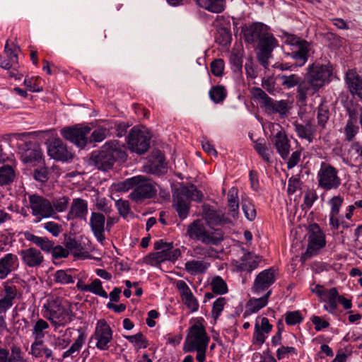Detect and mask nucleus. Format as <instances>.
Returning <instances> with one entry per match:
<instances>
[{"instance_id": "nucleus-4", "label": "nucleus", "mask_w": 362, "mask_h": 362, "mask_svg": "<svg viewBox=\"0 0 362 362\" xmlns=\"http://www.w3.org/2000/svg\"><path fill=\"white\" fill-rule=\"evenodd\" d=\"M44 317L54 326L55 329L64 327L71 320V311L62 305L59 298H49L43 304Z\"/></svg>"}, {"instance_id": "nucleus-11", "label": "nucleus", "mask_w": 362, "mask_h": 362, "mask_svg": "<svg viewBox=\"0 0 362 362\" xmlns=\"http://www.w3.org/2000/svg\"><path fill=\"white\" fill-rule=\"evenodd\" d=\"M237 243L238 247H240L243 255L240 259H233L231 261V270L233 272H247L251 273L258 267L262 260V257L252 252L246 251L242 247V244L239 242H237Z\"/></svg>"}, {"instance_id": "nucleus-63", "label": "nucleus", "mask_w": 362, "mask_h": 362, "mask_svg": "<svg viewBox=\"0 0 362 362\" xmlns=\"http://www.w3.org/2000/svg\"><path fill=\"white\" fill-rule=\"evenodd\" d=\"M224 67L225 62L221 59H215L211 64V72L216 76H221L223 74Z\"/></svg>"}, {"instance_id": "nucleus-25", "label": "nucleus", "mask_w": 362, "mask_h": 362, "mask_svg": "<svg viewBox=\"0 0 362 362\" xmlns=\"http://www.w3.org/2000/svg\"><path fill=\"white\" fill-rule=\"evenodd\" d=\"M23 263L28 267H37L42 264L44 261V257L42 252L35 248L29 247L21 250L18 252Z\"/></svg>"}, {"instance_id": "nucleus-47", "label": "nucleus", "mask_w": 362, "mask_h": 362, "mask_svg": "<svg viewBox=\"0 0 362 362\" xmlns=\"http://www.w3.org/2000/svg\"><path fill=\"white\" fill-rule=\"evenodd\" d=\"M254 148L267 163H271L272 151L267 147L264 139H258L254 142Z\"/></svg>"}, {"instance_id": "nucleus-9", "label": "nucleus", "mask_w": 362, "mask_h": 362, "mask_svg": "<svg viewBox=\"0 0 362 362\" xmlns=\"http://www.w3.org/2000/svg\"><path fill=\"white\" fill-rule=\"evenodd\" d=\"M332 75L331 65L313 63L308 66L305 79L322 88L329 82Z\"/></svg>"}, {"instance_id": "nucleus-62", "label": "nucleus", "mask_w": 362, "mask_h": 362, "mask_svg": "<svg viewBox=\"0 0 362 362\" xmlns=\"http://www.w3.org/2000/svg\"><path fill=\"white\" fill-rule=\"evenodd\" d=\"M4 52L10 61L14 64L18 63V53L20 52L19 47L13 45L12 47H9L8 40L6 41Z\"/></svg>"}, {"instance_id": "nucleus-60", "label": "nucleus", "mask_w": 362, "mask_h": 362, "mask_svg": "<svg viewBox=\"0 0 362 362\" xmlns=\"http://www.w3.org/2000/svg\"><path fill=\"white\" fill-rule=\"evenodd\" d=\"M211 287L212 291L217 294H223L226 291V284L224 280L218 276L212 279Z\"/></svg>"}, {"instance_id": "nucleus-30", "label": "nucleus", "mask_w": 362, "mask_h": 362, "mask_svg": "<svg viewBox=\"0 0 362 362\" xmlns=\"http://www.w3.org/2000/svg\"><path fill=\"white\" fill-rule=\"evenodd\" d=\"M320 88L313 83H310L305 79L300 82L297 88V99L302 103H305L308 96L313 95L319 91Z\"/></svg>"}, {"instance_id": "nucleus-23", "label": "nucleus", "mask_w": 362, "mask_h": 362, "mask_svg": "<svg viewBox=\"0 0 362 362\" xmlns=\"http://www.w3.org/2000/svg\"><path fill=\"white\" fill-rule=\"evenodd\" d=\"M20 266L18 255L6 253L0 258V280L6 279L11 273L17 271Z\"/></svg>"}, {"instance_id": "nucleus-24", "label": "nucleus", "mask_w": 362, "mask_h": 362, "mask_svg": "<svg viewBox=\"0 0 362 362\" xmlns=\"http://www.w3.org/2000/svg\"><path fill=\"white\" fill-rule=\"evenodd\" d=\"M88 202L81 198H74L69 204L68 212L65 216L66 221L86 219L88 214Z\"/></svg>"}, {"instance_id": "nucleus-12", "label": "nucleus", "mask_w": 362, "mask_h": 362, "mask_svg": "<svg viewBox=\"0 0 362 362\" xmlns=\"http://www.w3.org/2000/svg\"><path fill=\"white\" fill-rule=\"evenodd\" d=\"M28 200L31 214L35 218V223H38L44 218L52 217V209L50 205V200L36 194L30 195Z\"/></svg>"}, {"instance_id": "nucleus-7", "label": "nucleus", "mask_w": 362, "mask_h": 362, "mask_svg": "<svg viewBox=\"0 0 362 362\" xmlns=\"http://www.w3.org/2000/svg\"><path fill=\"white\" fill-rule=\"evenodd\" d=\"M338 173L334 166L322 162L317 173L318 187L325 191L337 189L341 184Z\"/></svg>"}, {"instance_id": "nucleus-39", "label": "nucleus", "mask_w": 362, "mask_h": 362, "mask_svg": "<svg viewBox=\"0 0 362 362\" xmlns=\"http://www.w3.org/2000/svg\"><path fill=\"white\" fill-rule=\"evenodd\" d=\"M339 293L336 288H332L326 291L325 303L323 306L324 309L329 313H334L337 308Z\"/></svg>"}, {"instance_id": "nucleus-14", "label": "nucleus", "mask_w": 362, "mask_h": 362, "mask_svg": "<svg viewBox=\"0 0 362 362\" xmlns=\"http://www.w3.org/2000/svg\"><path fill=\"white\" fill-rule=\"evenodd\" d=\"M112 334L113 332L106 321L100 320L96 323L95 332L91 339L96 341L95 346L97 349L106 351L110 348V343L112 340Z\"/></svg>"}, {"instance_id": "nucleus-2", "label": "nucleus", "mask_w": 362, "mask_h": 362, "mask_svg": "<svg viewBox=\"0 0 362 362\" xmlns=\"http://www.w3.org/2000/svg\"><path fill=\"white\" fill-rule=\"evenodd\" d=\"M127 157L125 151L116 141L107 142L98 152H94L91 158L95 165L101 170L112 168L116 160H124Z\"/></svg>"}, {"instance_id": "nucleus-53", "label": "nucleus", "mask_w": 362, "mask_h": 362, "mask_svg": "<svg viewBox=\"0 0 362 362\" xmlns=\"http://www.w3.org/2000/svg\"><path fill=\"white\" fill-rule=\"evenodd\" d=\"M272 104L268 105L267 109L273 112H276L280 114L281 115H286L288 111V102L286 100H272Z\"/></svg>"}, {"instance_id": "nucleus-35", "label": "nucleus", "mask_w": 362, "mask_h": 362, "mask_svg": "<svg viewBox=\"0 0 362 362\" xmlns=\"http://www.w3.org/2000/svg\"><path fill=\"white\" fill-rule=\"evenodd\" d=\"M78 336L76 338V339L74 341L73 344L70 346V348L64 351L62 354V357L64 358H68V357H76L83 345L84 344L86 339V334L82 331L81 329H78Z\"/></svg>"}, {"instance_id": "nucleus-55", "label": "nucleus", "mask_w": 362, "mask_h": 362, "mask_svg": "<svg viewBox=\"0 0 362 362\" xmlns=\"http://www.w3.org/2000/svg\"><path fill=\"white\" fill-rule=\"evenodd\" d=\"M87 291L104 298H107L108 297L107 293L102 286L101 281L98 279H95L90 284H88Z\"/></svg>"}, {"instance_id": "nucleus-45", "label": "nucleus", "mask_w": 362, "mask_h": 362, "mask_svg": "<svg viewBox=\"0 0 362 362\" xmlns=\"http://www.w3.org/2000/svg\"><path fill=\"white\" fill-rule=\"evenodd\" d=\"M243 50L238 49L233 52L230 56V68L233 71L235 77L239 78L242 74L243 67Z\"/></svg>"}, {"instance_id": "nucleus-33", "label": "nucleus", "mask_w": 362, "mask_h": 362, "mask_svg": "<svg viewBox=\"0 0 362 362\" xmlns=\"http://www.w3.org/2000/svg\"><path fill=\"white\" fill-rule=\"evenodd\" d=\"M346 82L350 91L362 98V78L355 71L349 70L346 75Z\"/></svg>"}, {"instance_id": "nucleus-46", "label": "nucleus", "mask_w": 362, "mask_h": 362, "mask_svg": "<svg viewBox=\"0 0 362 362\" xmlns=\"http://www.w3.org/2000/svg\"><path fill=\"white\" fill-rule=\"evenodd\" d=\"M64 245L68 251L71 252L76 257H82L85 252L83 247L75 238L71 236H66L64 238Z\"/></svg>"}, {"instance_id": "nucleus-32", "label": "nucleus", "mask_w": 362, "mask_h": 362, "mask_svg": "<svg viewBox=\"0 0 362 362\" xmlns=\"http://www.w3.org/2000/svg\"><path fill=\"white\" fill-rule=\"evenodd\" d=\"M70 204V199L66 195H60L54 197L50 200V205L52 209V217L58 218L57 214L63 213L68 210Z\"/></svg>"}, {"instance_id": "nucleus-20", "label": "nucleus", "mask_w": 362, "mask_h": 362, "mask_svg": "<svg viewBox=\"0 0 362 362\" xmlns=\"http://www.w3.org/2000/svg\"><path fill=\"white\" fill-rule=\"evenodd\" d=\"M89 226L97 241L103 244L105 237V216L100 212L93 211L89 218Z\"/></svg>"}, {"instance_id": "nucleus-8", "label": "nucleus", "mask_w": 362, "mask_h": 362, "mask_svg": "<svg viewBox=\"0 0 362 362\" xmlns=\"http://www.w3.org/2000/svg\"><path fill=\"white\" fill-rule=\"evenodd\" d=\"M288 54L296 61V66H303L308 59L310 45L304 40L296 36H289L286 40Z\"/></svg>"}, {"instance_id": "nucleus-5", "label": "nucleus", "mask_w": 362, "mask_h": 362, "mask_svg": "<svg viewBox=\"0 0 362 362\" xmlns=\"http://www.w3.org/2000/svg\"><path fill=\"white\" fill-rule=\"evenodd\" d=\"M154 248L158 252H153L144 257L145 263L156 266L163 262H175L181 256V250L175 248L173 243L158 240L154 243Z\"/></svg>"}, {"instance_id": "nucleus-43", "label": "nucleus", "mask_w": 362, "mask_h": 362, "mask_svg": "<svg viewBox=\"0 0 362 362\" xmlns=\"http://www.w3.org/2000/svg\"><path fill=\"white\" fill-rule=\"evenodd\" d=\"M329 116L330 112L329 107L325 103V100L323 99L317 108V127L322 129H325L329 119Z\"/></svg>"}, {"instance_id": "nucleus-56", "label": "nucleus", "mask_w": 362, "mask_h": 362, "mask_svg": "<svg viewBox=\"0 0 362 362\" xmlns=\"http://www.w3.org/2000/svg\"><path fill=\"white\" fill-rule=\"evenodd\" d=\"M54 280L56 283L61 284H69L74 282V278L70 272L65 270H57L54 274Z\"/></svg>"}, {"instance_id": "nucleus-19", "label": "nucleus", "mask_w": 362, "mask_h": 362, "mask_svg": "<svg viewBox=\"0 0 362 362\" xmlns=\"http://www.w3.org/2000/svg\"><path fill=\"white\" fill-rule=\"evenodd\" d=\"M272 328L273 325L269 323L267 317L258 316L255 320V329L252 335L253 344L262 346L268 337Z\"/></svg>"}, {"instance_id": "nucleus-41", "label": "nucleus", "mask_w": 362, "mask_h": 362, "mask_svg": "<svg viewBox=\"0 0 362 362\" xmlns=\"http://www.w3.org/2000/svg\"><path fill=\"white\" fill-rule=\"evenodd\" d=\"M241 206L245 218L249 221H254L257 216L256 209L252 200L245 194H241Z\"/></svg>"}, {"instance_id": "nucleus-6", "label": "nucleus", "mask_w": 362, "mask_h": 362, "mask_svg": "<svg viewBox=\"0 0 362 362\" xmlns=\"http://www.w3.org/2000/svg\"><path fill=\"white\" fill-rule=\"evenodd\" d=\"M202 198V194L194 185L182 187L176 195H174L173 198V206L180 218L185 219L187 216L189 209V200L198 202Z\"/></svg>"}, {"instance_id": "nucleus-50", "label": "nucleus", "mask_w": 362, "mask_h": 362, "mask_svg": "<svg viewBox=\"0 0 362 362\" xmlns=\"http://www.w3.org/2000/svg\"><path fill=\"white\" fill-rule=\"evenodd\" d=\"M279 78L281 85L286 89H291L296 86H298L301 81L300 77L297 74L281 75Z\"/></svg>"}, {"instance_id": "nucleus-52", "label": "nucleus", "mask_w": 362, "mask_h": 362, "mask_svg": "<svg viewBox=\"0 0 362 362\" xmlns=\"http://www.w3.org/2000/svg\"><path fill=\"white\" fill-rule=\"evenodd\" d=\"M71 343L70 329L65 330L64 333L57 337L54 338L53 346L55 349H64Z\"/></svg>"}, {"instance_id": "nucleus-21", "label": "nucleus", "mask_w": 362, "mask_h": 362, "mask_svg": "<svg viewBox=\"0 0 362 362\" xmlns=\"http://www.w3.org/2000/svg\"><path fill=\"white\" fill-rule=\"evenodd\" d=\"M326 245L325 236L319 226L315 224L310 230L308 237V245L306 252L310 255H315Z\"/></svg>"}, {"instance_id": "nucleus-38", "label": "nucleus", "mask_w": 362, "mask_h": 362, "mask_svg": "<svg viewBox=\"0 0 362 362\" xmlns=\"http://www.w3.org/2000/svg\"><path fill=\"white\" fill-rule=\"evenodd\" d=\"M209 264L204 260H189L185 264V269L191 275H197L204 273Z\"/></svg>"}, {"instance_id": "nucleus-27", "label": "nucleus", "mask_w": 362, "mask_h": 362, "mask_svg": "<svg viewBox=\"0 0 362 362\" xmlns=\"http://www.w3.org/2000/svg\"><path fill=\"white\" fill-rule=\"evenodd\" d=\"M274 145L282 159L286 160L290 153V141L284 131L278 132L272 140Z\"/></svg>"}, {"instance_id": "nucleus-57", "label": "nucleus", "mask_w": 362, "mask_h": 362, "mask_svg": "<svg viewBox=\"0 0 362 362\" xmlns=\"http://www.w3.org/2000/svg\"><path fill=\"white\" fill-rule=\"evenodd\" d=\"M49 328L48 323L42 320L39 319L33 327V335L36 340H40L45 337L44 331Z\"/></svg>"}, {"instance_id": "nucleus-54", "label": "nucleus", "mask_w": 362, "mask_h": 362, "mask_svg": "<svg viewBox=\"0 0 362 362\" xmlns=\"http://www.w3.org/2000/svg\"><path fill=\"white\" fill-rule=\"evenodd\" d=\"M124 337L137 349H145L148 346L147 339L141 332H139L134 335L124 336Z\"/></svg>"}, {"instance_id": "nucleus-18", "label": "nucleus", "mask_w": 362, "mask_h": 362, "mask_svg": "<svg viewBox=\"0 0 362 362\" xmlns=\"http://www.w3.org/2000/svg\"><path fill=\"white\" fill-rule=\"evenodd\" d=\"M344 198L340 195L334 196L327 202L329 206V225L332 230H337L343 222V216L340 214Z\"/></svg>"}, {"instance_id": "nucleus-42", "label": "nucleus", "mask_w": 362, "mask_h": 362, "mask_svg": "<svg viewBox=\"0 0 362 362\" xmlns=\"http://www.w3.org/2000/svg\"><path fill=\"white\" fill-rule=\"evenodd\" d=\"M30 353L36 358L45 356L49 358L52 356V351L45 346L41 340H36L32 344Z\"/></svg>"}, {"instance_id": "nucleus-10", "label": "nucleus", "mask_w": 362, "mask_h": 362, "mask_svg": "<svg viewBox=\"0 0 362 362\" xmlns=\"http://www.w3.org/2000/svg\"><path fill=\"white\" fill-rule=\"evenodd\" d=\"M209 340L204 327L201 324L195 323L189 329L184 344V351L190 352L195 351V349L207 347Z\"/></svg>"}, {"instance_id": "nucleus-49", "label": "nucleus", "mask_w": 362, "mask_h": 362, "mask_svg": "<svg viewBox=\"0 0 362 362\" xmlns=\"http://www.w3.org/2000/svg\"><path fill=\"white\" fill-rule=\"evenodd\" d=\"M41 157L42 151L37 146H35L33 148H28L21 154V158L24 163H32L40 160Z\"/></svg>"}, {"instance_id": "nucleus-22", "label": "nucleus", "mask_w": 362, "mask_h": 362, "mask_svg": "<svg viewBox=\"0 0 362 362\" xmlns=\"http://www.w3.org/2000/svg\"><path fill=\"white\" fill-rule=\"evenodd\" d=\"M276 271L269 268L262 271L255 278L252 292L256 294L267 290L276 281Z\"/></svg>"}, {"instance_id": "nucleus-36", "label": "nucleus", "mask_w": 362, "mask_h": 362, "mask_svg": "<svg viewBox=\"0 0 362 362\" xmlns=\"http://www.w3.org/2000/svg\"><path fill=\"white\" fill-rule=\"evenodd\" d=\"M294 126L295 131L300 138L305 139L308 143L313 142L315 129L311 123L308 122L305 124L296 123Z\"/></svg>"}, {"instance_id": "nucleus-15", "label": "nucleus", "mask_w": 362, "mask_h": 362, "mask_svg": "<svg viewBox=\"0 0 362 362\" xmlns=\"http://www.w3.org/2000/svg\"><path fill=\"white\" fill-rule=\"evenodd\" d=\"M89 127H74L64 128L61 130L62 136L74 144L76 146L83 148L88 141L87 135L90 133Z\"/></svg>"}, {"instance_id": "nucleus-48", "label": "nucleus", "mask_w": 362, "mask_h": 362, "mask_svg": "<svg viewBox=\"0 0 362 362\" xmlns=\"http://www.w3.org/2000/svg\"><path fill=\"white\" fill-rule=\"evenodd\" d=\"M16 177L14 169L8 165L0 167V185H7L13 182Z\"/></svg>"}, {"instance_id": "nucleus-64", "label": "nucleus", "mask_w": 362, "mask_h": 362, "mask_svg": "<svg viewBox=\"0 0 362 362\" xmlns=\"http://www.w3.org/2000/svg\"><path fill=\"white\" fill-rule=\"evenodd\" d=\"M43 228L54 237L59 236V235L62 231V226L54 221H48L45 223Z\"/></svg>"}, {"instance_id": "nucleus-29", "label": "nucleus", "mask_w": 362, "mask_h": 362, "mask_svg": "<svg viewBox=\"0 0 362 362\" xmlns=\"http://www.w3.org/2000/svg\"><path fill=\"white\" fill-rule=\"evenodd\" d=\"M272 294V291H268L263 296L256 298H251L246 304L244 316L257 313L260 309L264 308L268 303V299Z\"/></svg>"}, {"instance_id": "nucleus-28", "label": "nucleus", "mask_w": 362, "mask_h": 362, "mask_svg": "<svg viewBox=\"0 0 362 362\" xmlns=\"http://www.w3.org/2000/svg\"><path fill=\"white\" fill-rule=\"evenodd\" d=\"M239 205L238 189L235 187H232L228 192V216H230L235 220L238 218ZM228 221L229 218L228 217Z\"/></svg>"}, {"instance_id": "nucleus-51", "label": "nucleus", "mask_w": 362, "mask_h": 362, "mask_svg": "<svg viewBox=\"0 0 362 362\" xmlns=\"http://www.w3.org/2000/svg\"><path fill=\"white\" fill-rule=\"evenodd\" d=\"M359 132V126L357 122H353L351 121H346L344 127V133L345 140L347 141H352L356 136Z\"/></svg>"}, {"instance_id": "nucleus-37", "label": "nucleus", "mask_w": 362, "mask_h": 362, "mask_svg": "<svg viewBox=\"0 0 362 362\" xmlns=\"http://www.w3.org/2000/svg\"><path fill=\"white\" fill-rule=\"evenodd\" d=\"M203 217L206 222L210 225H218L221 224L223 220V214L216 211L208 205L203 206Z\"/></svg>"}, {"instance_id": "nucleus-58", "label": "nucleus", "mask_w": 362, "mask_h": 362, "mask_svg": "<svg viewBox=\"0 0 362 362\" xmlns=\"http://www.w3.org/2000/svg\"><path fill=\"white\" fill-rule=\"evenodd\" d=\"M209 96L210 98L216 103L223 102L226 96L224 86H214L209 90Z\"/></svg>"}, {"instance_id": "nucleus-59", "label": "nucleus", "mask_w": 362, "mask_h": 362, "mask_svg": "<svg viewBox=\"0 0 362 362\" xmlns=\"http://www.w3.org/2000/svg\"><path fill=\"white\" fill-rule=\"evenodd\" d=\"M303 320L299 310L288 311L285 313V322L288 325L293 326L300 324Z\"/></svg>"}, {"instance_id": "nucleus-26", "label": "nucleus", "mask_w": 362, "mask_h": 362, "mask_svg": "<svg viewBox=\"0 0 362 362\" xmlns=\"http://www.w3.org/2000/svg\"><path fill=\"white\" fill-rule=\"evenodd\" d=\"M0 362H27L21 347L12 345L10 349L0 347Z\"/></svg>"}, {"instance_id": "nucleus-1", "label": "nucleus", "mask_w": 362, "mask_h": 362, "mask_svg": "<svg viewBox=\"0 0 362 362\" xmlns=\"http://www.w3.org/2000/svg\"><path fill=\"white\" fill-rule=\"evenodd\" d=\"M244 36L247 42H258V59L267 68L273 49L277 45L276 38L268 32L267 25L260 23H255L247 27L244 30Z\"/></svg>"}, {"instance_id": "nucleus-34", "label": "nucleus", "mask_w": 362, "mask_h": 362, "mask_svg": "<svg viewBox=\"0 0 362 362\" xmlns=\"http://www.w3.org/2000/svg\"><path fill=\"white\" fill-rule=\"evenodd\" d=\"M25 238L27 240L32 242L45 252H50L53 249L54 242L46 237L37 236L31 233H25Z\"/></svg>"}, {"instance_id": "nucleus-61", "label": "nucleus", "mask_w": 362, "mask_h": 362, "mask_svg": "<svg viewBox=\"0 0 362 362\" xmlns=\"http://www.w3.org/2000/svg\"><path fill=\"white\" fill-rule=\"evenodd\" d=\"M226 304V299L224 297H219L214 302L211 314L215 320L218 319L224 310Z\"/></svg>"}, {"instance_id": "nucleus-31", "label": "nucleus", "mask_w": 362, "mask_h": 362, "mask_svg": "<svg viewBox=\"0 0 362 362\" xmlns=\"http://www.w3.org/2000/svg\"><path fill=\"white\" fill-rule=\"evenodd\" d=\"M145 170L149 173L158 175L164 174L166 172L164 156L160 153H158L154 158L148 160L145 165Z\"/></svg>"}, {"instance_id": "nucleus-13", "label": "nucleus", "mask_w": 362, "mask_h": 362, "mask_svg": "<svg viewBox=\"0 0 362 362\" xmlns=\"http://www.w3.org/2000/svg\"><path fill=\"white\" fill-rule=\"evenodd\" d=\"M150 139L151 136L146 129L134 127L129 134L128 145L132 151L141 154L148 150Z\"/></svg>"}, {"instance_id": "nucleus-40", "label": "nucleus", "mask_w": 362, "mask_h": 362, "mask_svg": "<svg viewBox=\"0 0 362 362\" xmlns=\"http://www.w3.org/2000/svg\"><path fill=\"white\" fill-rule=\"evenodd\" d=\"M197 4L209 11L220 13L224 10L225 0H194Z\"/></svg>"}, {"instance_id": "nucleus-17", "label": "nucleus", "mask_w": 362, "mask_h": 362, "mask_svg": "<svg viewBox=\"0 0 362 362\" xmlns=\"http://www.w3.org/2000/svg\"><path fill=\"white\" fill-rule=\"evenodd\" d=\"M187 235L189 238L199 240L205 244L214 243V237L206 230L204 223L200 220L194 221L188 226Z\"/></svg>"}, {"instance_id": "nucleus-44", "label": "nucleus", "mask_w": 362, "mask_h": 362, "mask_svg": "<svg viewBox=\"0 0 362 362\" xmlns=\"http://www.w3.org/2000/svg\"><path fill=\"white\" fill-rule=\"evenodd\" d=\"M16 278H13L12 279H8L4 281L2 284L3 286V297L2 298L9 301L10 303H13L14 300L18 296V289L15 285H13V280Z\"/></svg>"}, {"instance_id": "nucleus-16", "label": "nucleus", "mask_w": 362, "mask_h": 362, "mask_svg": "<svg viewBox=\"0 0 362 362\" xmlns=\"http://www.w3.org/2000/svg\"><path fill=\"white\" fill-rule=\"evenodd\" d=\"M48 155L60 161H67L72 158V153L59 138H53L47 142Z\"/></svg>"}, {"instance_id": "nucleus-3", "label": "nucleus", "mask_w": 362, "mask_h": 362, "mask_svg": "<svg viewBox=\"0 0 362 362\" xmlns=\"http://www.w3.org/2000/svg\"><path fill=\"white\" fill-rule=\"evenodd\" d=\"M133 187L130 193L132 199L136 202L153 197L156 194L157 189L155 183L142 175L134 176L125 180L121 184V189L127 191Z\"/></svg>"}]
</instances>
